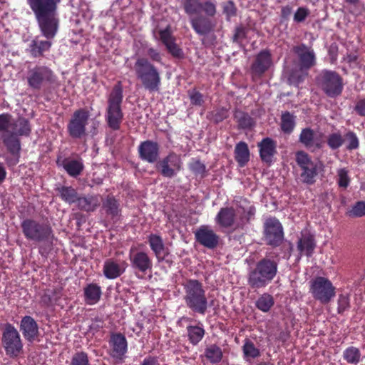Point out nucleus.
<instances>
[{"mask_svg":"<svg viewBox=\"0 0 365 365\" xmlns=\"http://www.w3.org/2000/svg\"><path fill=\"white\" fill-rule=\"evenodd\" d=\"M34 12L39 29L47 40L33 39L29 44V51L34 57H38L51 46L50 39L53 38L58 29L59 20L57 9L61 0H26Z\"/></svg>","mask_w":365,"mask_h":365,"instance_id":"1","label":"nucleus"},{"mask_svg":"<svg viewBox=\"0 0 365 365\" xmlns=\"http://www.w3.org/2000/svg\"><path fill=\"white\" fill-rule=\"evenodd\" d=\"M31 131L29 121L20 117L14 120L9 113L0 115V138L8 150L16 153L20 150L19 136H28Z\"/></svg>","mask_w":365,"mask_h":365,"instance_id":"2","label":"nucleus"},{"mask_svg":"<svg viewBox=\"0 0 365 365\" xmlns=\"http://www.w3.org/2000/svg\"><path fill=\"white\" fill-rule=\"evenodd\" d=\"M184 9L190 16V23L195 31L200 35L208 34L212 28L211 21L205 16H193L203 12L207 17H212L217 12L216 3L212 1L201 2L200 0H185Z\"/></svg>","mask_w":365,"mask_h":365,"instance_id":"3","label":"nucleus"},{"mask_svg":"<svg viewBox=\"0 0 365 365\" xmlns=\"http://www.w3.org/2000/svg\"><path fill=\"white\" fill-rule=\"evenodd\" d=\"M182 286L186 306L192 312L204 315L209 307V303L202 284L197 279H188Z\"/></svg>","mask_w":365,"mask_h":365,"instance_id":"4","label":"nucleus"},{"mask_svg":"<svg viewBox=\"0 0 365 365\" xmlns=\"http://www.w3.org/2000/svg\"><path fill=\"white\" fill-rule=\"evenodd\" d=\"M123 98V86L119 81L113 86L108 96V107L106 115L108 126L115 130L120 128L123 119V113L121 109Z\"/></svg>","mask_w":365,"mask_h":365,"instance_id":"5","label":"nucleus"},{"mask_svg":"<svg viewBox=\"0 0 365 365\" xmlns=\"http://www.w3.org/2000/svg\"><path fill=\"white\" fill-rule=\"evenodd\" d=\"M135 71L146 90L150 92L159 91L161 84L160 73L148 59L138 58L135 63Z\"/></svg>","mask_w":365,"mask_h":365,"instance_id":"6","label":"nucleus"},{"mask_svg":"<svg viewBox=\"0 0 365 365\" xmlns=\"http://www.w3.org/2000/svg\"><path fill=\"white\" fill-rule=\"evenodd\" d=\"M21 226L25 237L29 240L43 242L48 240L52 234L49 225L32 219L23 220Z\"/></svg>","mask_w":365,"mask_h":365,"instance_id":"7","label":"nucleus"},{"mask_svg":"<svg viewBox=\"0 0 365 365\" xmlns=\"http://www.w3.org/2000/svg\"><path fill=\"white\" fill-rule=\"evenodd\" d=\"M310 292L322 304H328L335 297L336 288L327 278L317 277L311 282Z\"/></svg>","mask_w":365,"mask_h":365,"instance_id":"8","label":"nucleus"},{"mask_svg":"<svg viewBox=\"0 0 365 365\" xmlns=\"http://www.w3.org/2000/svg\"><path fill=\"white\" fill-rule=\"evenodd\" d=\"M317 83L324 92L331 98L340 95L343 89L341 78L331 71H322L317 77Z\"/></svg>","mask_w":365,"mask_h":365,"instance_id":"9","label":"nucleus"},{"mask_svg":"<svg viewBox=\"0 0 365 365\" xmlns=\"http://www.w3.org/2000/svg\"><path fill=\"white\" fill-rule=\"evenodd\" d=\"M1 341L7 355L17 356L22 352L23 343L20 334L11 324L4 325Z\"/></svg>","mask_w":365,"mask_h":365,"instance_id":"10","label":"nucleus"},{"mask_svg":"<svg viewBox=\"0 0 365 365\" xmlns=\"http://www.w3.org/2000/svg\"><path fill=\"white\" fill-rule=\"evenodd\" d=\"M295 160L301 169V180L307 184H313L317 175V163L312 160L304 151H298L295 154Z\"/></svg>","mask_w":365,"mask_h":365,"instance_id":"11","label":"nucleus"},{"mask_svg":"<svg viewBox=\"0 0 365 365\" xmlns=\"http://www.w3.org/2000/svg\"><path fill=\"white\" fill-rule=\"evenodd\" d=\"M27 81L30 87L39 90L44 83H55L56 76L48 68L36 66L29 70Z\"/></svg>","mask_w":365,"mask_h":365,"instance_id":"12","label":"nucleus"},{"mask_svg":"<svg viewBox=\"0 0 365 365\" xmlns=\"http://www.w3.org/2000/svg\"><path fill=\"white\" fill-rule=\"evenodd\" d=\"M156 168L163 177L174 178L182 168L181 158L174 153H170L157 163Z\"/></svg>","mask_w":365,"mask_h":365,"instance_id":"13","label":"nucleus"},{"mask_svg":"<svg viewBox=\"0 0 365 365\" xmlns=\"http://www.w3.org/2000/svg\"><path fill=\"white\" fill-rule=\"evenodd\" d=\"M89 119L88 111L80 109L74 112L68 124V131L73 138H81L86 135V127Z\"/></svg>","mask_w":365,"mask_h":365,"instance_id":"14","label":"nucleus"},{"mask_svg":"<svg viewBox=\"0 0 365 365\" xmlns=\"http://www.w3.org/2000/svg\"><path fill=\"white\" fill-rule=\"evenodd\" d=\"M264 237L266 243L272 246H279L283 241V228L276 218L267 219L264 225Z\"/></svg>","mask_w":365,"mask_h":365,"instance_id":"15","label":"nucleus"},{"mask_svg":"<svg viewBox=\"0 0 365 365\" xmlns=\"http://www.w3.org/2000/svg\"><path fill=\"white\" fill-rule=\"evenodd\" d=\"M129 259L131 267L140 273L146 274L153 268V261L148 254L143 251L135 252L131 248L129 253Z\"/></svg>","mask_w":365,"mask_h":365,"instance_id":"16","label":"nucleus"},{"mask_svg":"<svg viewBox=\"0 0 365 365\" xmlns=\"http://www.w3.org/2000/svg\"><path fill=\"white\" fill-rule=\"evenodd\" d=\"M299 142L306 148L314 150L323 147L324 139L322 133L307 128L302 130Z\"/></svg>","mask_w":365,"mask_h":365,"instance_id":"17","label":"nucleus"},{"mask_svg":"<svg viewBox=\"0 0 365 365\" xmlns=\"http://www.w3.org/2000/svg\"><path fill=\"white\" fill-rule=\"evenodd\" d=\"M110 355L116 360H122L128 351V342L121 334H112L109 341Z\"/></svg>","mask_w":365,"mask_h":365,"instance_id":"18","label":"nucleus"},{"mask_svg":"<svg viewBox=\"0 0 365 365\" xmlns=\"http://www.w3.org/2000/svg\"><path fill=\"white\" fill-rule=\"evenodd\" d=\"M196 240L204 247L213 249L217 244L219 237L209 226L202 225L195 232Z\"/></svg>","mask_w":365,"mask_h":365,"instance_id":"19","label":"nucleus"},{"mask_svg":"<svg viewBox=\"0 0 365 365\" xmlns=\"http://www.w3.org/2000/svg\"><path fill=\"white\" fill-rule=\"evenodd\" d=\"M297 55L302 69H309L315 64V53L312 48L305 44H300L293 48Z\"/></svg>","mask_w":365,"mask_h":365,"instance_id":"20","label":"nucleus"},{"mask_svg":"<svg viewBox=\"0 0 365 365\" xmlns=\"http://www.w3.org/2000/svg\"><path fill=\"white\" fill-rule=\"evenodd\" d=\"M140 158L148 163H155L159 157V146L157 143L146 140L138 147Z\"/></svg>","mask_w":365,"mask_h":365,"instance_id":"21","label":"nucleus"},{"mask_svg":"<svg viewBox=\"0 0 365 365\" xmlns=\"http://www.w3.org/2000/svg\"><path fill=\"white\" fill-rule=\"evenodd\" d=\"M20 330L26 340L33 342L38 336V326L30 316H25L20 323Z\"/></svg>","mask_w":365,"mask_h":365,"instance_id":"22","label":"nucleus"},{"mask_svg":"<svg viewBox=\"0 0 365 365\" xmlns=\"http://www.w3.org/2000/svg\"><path fill=\"white\" fill-rule=\"evenodd\" d=\"M217 224L223 227H230L235 224L240 225L239 218L235 209L233 207H224L220 209L215 217Z\"/></svg>","mask_w":365,"mask_h":365,"instance_id":"23","label":"nucleus"},{"mask_svg":"<svg viewBox=\"0 0 365 365\" xmlns=\"http://www.w3.org/2000/svg\"><path fill=\"white\" fill-rule=\"evenodd\" d=\"M235 210L239 218L238 224L242 225L249 222L255 214V207L245 199L237 202Z\"/></svg>","mask_w":365,"mask_h":365,"instance_id":"24","label":"nucleus"},{"mask_svg":"<svg viewBox=\"0 0 365 365\" xmlns=\"http://www.w3.org/2000/svg\"><path fill=\"white\" fill-rule=\"evenodd\" d=\"M57 163L63 166L70 176L74 178L78 176L83 170V163L80 158H67L62 160L58 159Z\"/></svg>","mask_w":365,"mask_h":365,"instance_id":"25","label":"nucleus"},{"mask_svg":"<svg viewBox=\"0 0 365 365\" xmlns=\"http://www.w3.org/2000/svg\"><path fill=\"white\" fill-rule=\"evenodd\" d=\"M259 155L262 161L270 163L276 153V143L269 138H264L258 143Z\"/></svg>","mask_w":365,"mask_h":365,"instance_id":"26","label":"nucleus"},{"mask_svg":"<svg viewBox=\"0 0 365 365\" xmlns=\"http://www.w3.org/2000/svg\"><path fill=\"white\" fill-rule=\"evenodd\" d=\"M124 264H120L113 259H108L103 264V274L109 279H114L120 277L125 270Z\"/></svg>","mask_w":365,"mask_h":365,"instance_id":"27","label":"nucleus"},{"mask_svg":"<svg viewBox=\"0 0 365 365\" xmlns=\"http://www.w3.org/2000/svg\"><path fill=\"white\" fill-rule=\"evenodd\" d=\"M148 241L156 258L159 261L163 260L168 252L162 237L158 235L151 234L148 237Z\"/></svg>","mask_w":365,"mask_h":365,"instance_id":"28","label":"nucleus"},{"mask_svg":"<svg viewBox=\"0 0 365 365\" xmlns=\"http://www.w3.org/2000/svg\"><path fill=\"white\" fill-rule=\"evenodd\" d=\"M248 284L252 289H260L265 287L270 281L256 267L248 274Z\"/></svg>","mask_w":365,"mask_h":365,"instance_id":"29","label":"nucleus"},{"mask_svg":"<svg viewBox=\"0 0 365 365\" xmlns=\"http://www.w3.org/2000/svg\"><path fill=\"white\" fill-rule=\"evenodd\" d=\"M159 34L162 42L173 56L178 57L182 54V51L175 43L168 27L165 29L160 30Z\"/></svg>","mask_w":365,"mask_h":365,"instance_id":"30","label":"nucleus"},{"mask_svg":"<svg viewBox=\"0 0 365 365\" xmlns=\"http://www.w3.org/2000/svg\"><path fill=\"white\" fill-rule=\"evenodd\" d=\"M256 267L271 282L277 274V263L270 259L264 258L259 261Z\"/></svg>","mask_w":365,"mask_h":365,"instance_id":"31","label":"nucleus"},{"mask_svg":"<svg viewBox=\"0 0 365 365\" xmlns=\"http://www.w3.org/2000/svg\"><path fill=\"white\" fill-rule=\"evenodd\" d=\"M271 65L270 54L267 51H262L257 56L252 66V71L255 74L261 75L269 68Z\"/></svg>","mask_w":365,"mask_h":365,"instance_id":"32","label":"nucleus"},{"mask_svg":"<svg viewBox=\"0 0 365 365\" xmlns=\"http://www.w3.org/2000/svg\"><path fill=\"white\" fill-rule=\"evenodd\" d=\"M101 289L96 284H89L84 288L85 302L87 304H96L101 298Z\"/></svg>","mask_w":365,"mask_h":365,"instance_id":"33","label":"nucleus"},{"mask_svg":"<svg viewBox=\"0 0 365 365\" xmlns=\"http://www.w3.org/2000/svg\"><path fill=\"white\" fill-rule=\"evenodd\" d=\"M101 203V200L97 195H88L86 197H78L77 201L78 207L84 211H94Z\"/></svg>","mask_w":365,"mask_h":365,"instance_id":"34","label":"nucleus"},{"mask_svg":"<svg viewBox=\"0 0 365 365\" xmlns=\"http://www.w3.org/2000/svg\"><path fill=\"white\" fill-rule=\"evenodd\" d=\"M314 247L315 243L313 237L310 235L303 234L297 244V248L299 252L307 256H310Z\"/></svg>","mask_w":365,"mask_h":365,"instance_id":"35","label":"nucleus"},{"mask_svg":"<svg viewBox=\"0 0 365 365\" xmlns=\"http://www.w3.org/2000/svg\"><path fill=\"white\" fill-rule=\"evenodd\" d=\"M235 159L239 165L244 166L250 159V151L247 145L244 142H240L235 147Z\"/></svg>","mask_w":365,"mask_h":365,"instance_id":"36","label":"nucleus"},{"mask_svg":"<svg viewBox=\"0 0 365 365\" xmlns=\"http://www.w3.org/2000/svg\"><path fill=\"white\" fill-rule=\"evenodd\" d=\"M61 198L67 203L71 204L78 201V194L72 187L61 186L57 187Z\"/></svg>","mask_w":365,"mask_h":365,"instance_id":"37","label":"nucleus"},{"mask_svg":"<svg viewBox=\"0 0 365 365\" xmlns=\"http://www.w3.org/2000/svg\"><path fill=\"white\" fill-rule=\"evenodd\" d=\"M274 304V298L267 293H264L258 297L255 305L258 309L263 312H267L273 307Z\"/></svg>","mask_w":365,"mask_h":365,"instance_id":"38","label":"nucleus"},{"mask_svg":"<svg viewBox=\"0 0 365 365\" xmlns=\"http://www.w3.org/2000/svg\"><path fill=\"white\" fill-rule=\"evenodd\" d=\"M187 331L189 340L194 345L197 344L205 335V330L200 326H188Z\"/></svg>","mask_w":365,"mask_h":365,"instance_id":"39","label":"nucleus"},{"mask_svg":"<svg viewBox=\"0 0 365 365\" xmlns=\"http://www.w3.org/2000/svg\"><path fill=\"white\" fill-rule=\"evenodd\" d=\"M343 358L348 363L357 364L361 360V352L354 346H349L343 351Z\"/></svg>","mask_w":365,"mask_h":365,"instance_id":"40","label":"nucleus"},{"mask_svg":"<svg viewBox=\"0 0 365 365\" xmlns=\"http://www.w3.org/2000/svg\"><path fill=\"white\" fill-rule=\"evenodd\" d=\"M242 351L244 358L247 361H250L251 359L257 358L259 356V350L255 347V344L250 340H246L242 346Z\"/></svg>","mask_w":365,"mask_h":365,"instance_id":"41","label":"nucleus"},{"mask_svg":"<svg viewBox=\"0 0 365 365\" xmlns=\"http://www.w3.org/2000/svg\"><path fill=\"white\" fill-rule=\"evenodd\" d=\"M205 356L212 363L219 362L222 357V351L221 349L216 345H210L205 349Z\"/></svg>","mask_w":365,"mask_h":365,"instance_id":"42","label":"nucleus"},{"mask_svg":"<svg viewBox=\"0 0 365 365\" xmlns=\"http://www.w3.org/2000/svg\"><path fill=\"white\" fill-rule=\"evenodd\" d=\"M103 207L108 215L112 217L118 216L119 213V205L117 200L113 197H108L103 203Z\"/></svg>","mask_w":365,"mask_h":365,"instance_id":"43","label":"nucleus"},{"mask_svg":"<svg viewBox=\"0 0 365 365\" xmlns=\"http://www.w3.org/2000/svg\"><path fill=\"white\" fill-rule=\"evenodd\" d=\"M350 217H361L365 215V201H358L346 212Z\"/></svg>","mask_w":365,"mask_h":365,"instance_id":"44","label":"nucleus"},{"mask_svg":"<svg viewBox=\"0 0 365 365\" xmlns=\"http://www.w3.org/2000/svg\"><path fill=\"white\" fill-rule=\"evenodd\" d=\"M235 118L242 128H248L253 125V119L247 113L237 111L235 114Z\"/></svg>","mask_w":365,"mask_h":365,"instance_id":"45","label":"nucleus"},{"mask_svg":"<svg viewBox=\"0 0 365 365\" xmlns=\"http://www.w3.org/2000/svg\"><path fill=\"white\" fill-rule=\"evenodd\" d=\"M294 127V119L289 113H284L282 116V130L285 133H291Z\"/></svg>","mask_w":365,"mask_h":365,"instance_id":"46","label":"nucleus"},{"mask_svg":"<svg viewBox=\"0 0 365 365\" xmlns=\"http://www.w3.org/2000/svg\"><path fill=\"white\" fill-rule=\"evenodd\" d=\"M327 141L329 147L332 150H335L342 145L344 138L339 133H334L328 136Z\"/></svg>","mask_w":365,"mask_h":365,"instance_id":"47","label":"nucleus"},{"mask_svg":"<svg viewBox=\"0 0 365 365\" xmlns=\"http://www.w3.org/2000/svg\"><path fill=\"white\" fill-rule=\"evenodd\" d=\"M70 365H90L88 354L83 351L74 354Z\"/></svg>","mask_w":365,"mask_h":365,"instance_id":"48","label":"nucleus"},{"mask_svg":"<svg viewBox=\"0 0 365 365\" xmlns=\"http://www.w3.org/2000/svg\"><path fill=\"white\" fill-rule=\"evenodd\" d=\"M350 307L349 297L346 294H340L338 299V312L343 313Z\"/></svg>","mask_w":365,"mask_h":365,"instance_id":"49","label":"nucleus"},{"mask_svg":"<svg viewBox=\"0 0 365 365\" xmlns=\"http://www.w3.org/2000/svg\"><path fill=\"white\" fill-rule=\"evenodd\" d=\"M338 183L341 187L346 188L349 184V178L346 169L341 168L337 171Z\"/></svg>","mask_w":365,"mask_h":365,"instance_id":"50","label":"nucleus"},{"mask_svg":"<svg viewBox=\"0 0 365 365\" xmlns=\"http://www.w3.org/2000/svg\"><path fill=\"white\" fill-rule=\"evenodd\" d=\"M309 14V11L305 8H299L294 16V20L297 22L303 21Z\"/></svg>","mask_w":365,"mask_h":365,"instance_id":"51","label":"nucleus"},{"mask_svg":"<svg viewBox=\"0 0 365 365\" xmlns=\"http://www.w3.org/2000/svg\"><path fill=\"white\" fill-rule=\"evenodd\" d=\"M223 10L227 18H230L236 14V8L232 1L225 3L223 6Z\"/></svg>","mask_w":365,"mask_h":365,"instance_id":"52","label":"nucleus"},{"mask_svg":"<svg viewBox=\"0 0 365 365\" xmlns=\"http://www.w3.org/2000/svg\"><path fill=\"white\" fill-rule=\"evenodd\" d=\"M346 137L349 140V145L347 148L350 150L355 149L359 146V140L356 135L352 133L349 132L347 133Z\"/></svg>","mask_w":365,"mask_h":365,"instance_id":"53","label":"nucleus"},{"mask_svg":"<svg viewBox=\"0 0 365 365\" xmlns=\"http://www.w3.org/2000/svg\"><path fill=\"white\" fill-rule=\"evenodd\" d=\"M146 53L153 61L161 62L162 56L156 49L149 47L147 49Z\"/></svg>","mask_w":365,"mask_h":365,"instance_id":"54","label":"nucleus"},{"mask_svg":"<svg viewBox=\"0 0 365 365\" xmlns=\"http://www.w3.org/2000/svg\"><path fill=\"white\" fill-rule=\"evenodd\" d=\"M104 326V322L101 319H96L92 322L90 325V331L95 334L100 329H103Z\"/></svg>","mask_w":365,"mask_h":365,"instance_id":"55","label":"nucleus"},{"mask_svg":"<svg viewBox=\"0 0 365 365\" xmlns=\"http://www.w3.org/2000/svg\"><path fill=\"white\" fill-rule=\"evenodd\" d=\"M191 103L194 105L200 106L202 103V96L197 91H192L190 93Z\"/></svg>","mask_w":365,"mask_h":365,"instance_id":"56","label":"nucleus"},{"mask_svg":"<svg viewBox=\"0 0 365 365\" xmlns=\"http://www.w3.org/2000/svg\"><path fill=\"white\" fill-rule=\"evenodd\" d=\"M355 110L359 115L365 116V99H360L356 102Z\"/></svg>","mask_w":365,"mask_h":365,"instance_id":"57","label":"nucleus"},{"mask_svg":"<svg viewBox=\"0 0 365 365\" xmlns=\"http://www.w3.org/2000/svg\"><path fill=\"white\" fill-rule=\"evenodd\" d=\"M303 79H304V76H299L297 78L296 75L294 73H292L289 77V82L290 84L298 86L301 82L303 81Z\"/></svg>","mask_w":365,"mask_h":365,"instance_id":"58","label":"nucleus"},{"mask_svg":"<svg viewBox=\"0 0 365 365\" xmlns=\"http://www.w3.org/2000/svg\"><path fill=\"white\" fill-rule=\"evenodd\" d=\"M227 117V110L225 109H222L219 111H217L215 115V120L216 122L222 121L224 118Z\"/></svg>","mask_w":365,"mask_h":365,"instance_id":"59","label":"nucleus"},{"mask_svg":"<svg viewBox=\"0 0 365 365\" xmlns=\"http://www.w3.org/2000/svg\"><path fill=\"white\" fill-rule=\"evenodd\" d=\"M291 8L289 6H284L282 9V14L284 17L287 16L291 14Z\"/></svg>","mask_w":365,"mask_h":365,"instance_id":"60","label":"nucleus"},{"mask_svg":"<svg viewBox=\"0 0 365 365\" xmlns=\"http://www.w3.org/2000/svg\"><path fill=\"white\" fill-rule=\"evenodd\" d=\"M6 170L2 165L0 164V182H1L6 178Z\"/></svg>","mask_w":365,"mask_h":365,"instance_id":"61","label":"nucleus"},{"mask_svg":"<svg viewBox=\"0 0 365 365\" xmlns=\"http://www.w3.org/2000/svg\"><path fill=\"white\" fill-rule=\"evenodd\" d=\"M155 361L152 358H145L140 365H154Z\"/></svg>","mask_w":365,"mask_h":365,"instance_id":"62","label":"nucleus"},{"mask_svg":"<svg viewBox=\"0 0 365 365\" xmlns=\"http://www.w3.org/2000/svg\"><path fill=\"white\" fill-rule=\"evenodd\" d=\"M346 59L349 62H353L356 60V56L354 54L348 55Z\"/></svg>","mask_w":365,"mask_h":365,"instance_id":"63","label":"nucleus"},{"mask_svg":"<svg viewBox=\"0 0 365 365\" xmlns=\"http://www.w3.org/2000/svg\"><path fill=\"white\" fill-rule=\"evenodd\" d=\"M346 1L351 4H355L358 1V0H346Z\"/></svg>","mask_w":365,"mask_h":365,"instance_id":"64","label":"nucleus"}]
</instances>
